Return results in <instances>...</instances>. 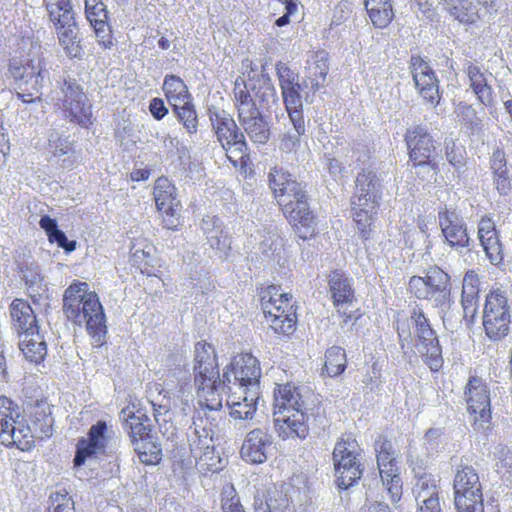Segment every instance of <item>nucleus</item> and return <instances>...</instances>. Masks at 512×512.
Returning <instances> with one entry per match:
<instances>
[{
	"instance_id": "obj_27",
	"label": "nucleus",
	"mask_w": 512,
	"mask_h": 512,
	"mask_svg": "<svg viewBox=\"0 0 512 512\" xmlns=\"http://www.w3.org/2000/svg\"><path fill=\"white\" fill-rule=\"evenodd\" d=\"M328 286L332 302L338 312L341 307L354 301V279L343 270L335 269L329 273Z\"/></svg>"
},
{
	"instance_id": "obj_23",
	"label": "nucleus",
	"mask_w": 512,
	"mask_h": 512,
	"mask_svg": "<svg viewBox=\"0 0 512 512\" xmlns=\"http://www.w3.org/2000/svg\"><path fill=\"white\" fill-rule=\"evenodd\" d=\"M477 238L483 251L494 266L504 261V246L500 240L499 231L496 229L494 220L489 216H483L477 226Z\"/></svg>"
},
{
	"instance_id": "obj_40",
	"label": "nucleus",
	"mask_w": 512,
	"mask_h": 512,
	"mask_svg": "<svg viewBox=\"0 0 512 512\" xmlns=\"http://www.w3.org/2000/svg\"><path fill=\"white\" fill-rule=\"evenodd\" d=\"M379 474L396 471L395 451L392 442L385 436H378L374 443Z\"/></svg>"
},
{
	"instance_id": "obj_22",
	"label": "nucleus",
	"mask_w": 512,
	"mask_h": 512,
	"mask_svg": "<svg viewBox=\"0 0 512 512\" xmlns=\"http://www.w3.org/2000/svg\"><path fill=\"white\" fill-rule=\"evenodd\" d=\"M273 437L265 428L250 430L240 449L241 458L251 464H262L268 459L272 449Z\"/></svg>"
},
{
	"instance_id": "obj_61",
	"label": "nucleus",
	"mask_w": 512,
	"mask_h": 512,
	"mask_svg": "<svg viewBox=\"0 0 512 512\" xmlns=\"http://www.w3.org/2000/svg\"><path fill=\"white\" fill-rule=\"evenodd\" d=\"M443 445V430L441 428H430L423 437V446L426 456H433L438 453Z\"/></svg>"
},
{
	"instance_id": "obj_53",
	"label": "nucleus",
	"mask_w": 512,
	"mask_h": 512,
	"mask_svg": "<svg viewBox=\"0 0 512 512\" xmlns=\"http://www.w3.org/2000/svg\"><path fill=\"white\" fill-rule=\"evenodd\" d=\"M445 158L448 163L460 174L466 167V149L453 139H446L444 142Z\"/></svg>"
},
{
	"instance_id": "obj_37",
	"label": "nucleus",
	"mask_w": 512,
	"mask_h": 512,
	"mask_svg": "<svg viewBox=\"0 0 512 512\" xmlns=\"http://www.w3.org/2000/svg\"><path fill=\"white\" fill-rule=\"evenodd\" d=\"M153 195L159 211L163 209L171 211L175 210L176 206H181L177 198L176 187L166 177H160L156 180Z\"/></svg>"
},
{
	"instance_id": "obj_2",
	"label": "nucleus",
	"mask_w": 512,
	"mask_h": 512,
	"mask_svg": "<svg viewBox=\"0 0 512 512\" xmlns=\"http://www.w3.org/2000/svg\"><path fill=\"white\" fill-rule=\"evenodd\" d=\"M308 391L291 383L278 385L274 390V425L278 436L305 439L309 434L310 417L324 425V411L320 407H308Z\"/></svg>"
},
{
	"instance_id": "obj_49",
	"label": "nucleus",
	"mask_w": 512,
	"mask_h": 512,
	"mask_svg": "<svg viewBox=\"0 0 512 512\" xmlns=\"http://www.w3.org/2000/svg\"><path fill=\"white\" fill-rule=\"evenodd\" d=\"M132 445L134 446V450L142 463L146 465H156L161 461V445L154 441L152 436Z\"/></svg>"
},
{
	"instance_id": "obj_21",
	"label": "nucleus",
	"mask_w": 512,
	"mask_h": 512,
	"mask_svg": "<svg viewBox=\"0 0 512 512\" xmlns=\"http://www.w3.org/2000/svg\"><path fill=\"white\" fill-rule=\"evenodd\" d=\"M84 10L97 43L104 49H111L114 38L106 4L102 0H84Z\"/></svg>"
},
{
	"instance_id": "obj_41",
	"label": "nucleus",
	"mask_w": 512,
	"mask_h": 512,
	"mask_svg": "<svg viewBox=\"0 0 512 512\" xmlns=\"http://www.w3.org/2000/svg\"><path fill=\"white\" fill-rule=\"evenodd\" d=\"M48 17L53 26L75 21V13L70 0H43Z\"/></svg>"
},
{
	"instance_id": "obj_7",
	"label": "nucleus",
	"mask_w": 512,
	"mask_h": 512,
	"mask_svg": "<svg viewBox=\"0 0 512 512\" xmlns=\"http://www.w3.org/2000/svg\"><path fill=\"white\" fill-rule=\"evenodd\" d=\"M295 189L286 185L283 196H274L284 216L295 229L297 236L303 240L313 236L316 218L310 209L307 191L302 183L294 177Z\"/></svg>"
},
{
	"instance_id": "obj_19",
	"label": "nucleus",
	"mask_w": 512,
	"mask_h": 512,
	"mask_svg": "<svg viewBox=\"0 0 512 512\" xmlns=\"http://www.w3.org/2000/svg\"><path fill=\"white\" fill-rule=\"evenodd\" d=\"M110 433H112V430H109L106 421L99 420L90 427L87 438L82 437L78 440L73 459L75 475L81 477V467L85 464L87 459L97 454L104 453Z\"/></svg>"
},
{
	"instance_id": "obj_54",
	"label": "nucleus",
	"mask_w": 512,
	"mask_h": 512,
	"mask_svg": "<svg viewBox=\"0 0 512 512\" xmlns=\"http://www.w3.org/2000/svg\"><path fill=\"white\" fill-rule=\"evenodd\" d=\"M63 94L62 104H72L76 101H88L87 96L83 92L82 87L76 79L67 77L64 78L63 83L60 87Z\"/></svg>"
},
{
	"instance_id": "obj_31",
	"label": "nucleus",
	"mask_w": 512,
	"mask_h": 512,
	"mask_svg": "<svg viewBox=\"0 0 512 512\" xmlns=\"http://www.w3.org/2000/svg\"><path fill=\"white\" fill-rule=\"evenodd\" d=\"M202 390L200 387H197V394L199 397V405L200 408L195 411L196 414L198 411H205L202 413V417L204 422L212 425V421L216 419L210 415L211 412H218L222 408V398L219 394V390L223 391V379L218 377L213 385H205Z\"/></svg>"
},
{
	"instance_id": "obj_50",
	"label": "nucleus",
	"mask_w": 512,
	"mask_h": 512,
	"mask_svg": "<svg viewBox=\"0 0 512 512\" xmlns=\"http://www.w3.org/2000/svg\"><path fill=\"white\" fill-rule=\"evenodd\" d=\"M286 185H292V189H295L294 176L282 166L271 167L268 173V186L273 196H283Z\"/></svg>"
},
{
	"instance_id": "obj_51",
	"label": "nucleus",
	"mask_w": 512,
	"mask_h": 512,
	"mask_svg": "<svg viewBox=\"0 0 512 512\" xmlns=\"http://www.w3.org/2000/svg\"><path fill=\"white\" fill-rule=\"evenodd\" d=\"M459 122L470 131L471 134H475L482 128V117L478 115L477 110L473 105L460 102L455 110Z\"/></svg>"
},
{
	"instance_id": "obj_57",
	"label": "nucleus",
	"mask_w": 512,
	"mask_h": 512,
	"mask_svg": "<svg viewBox=\"0 0 512 512\" xmlns=\"http://www.w3.org/2000/svg\"><path fill=\"white\" fill-rule=\"evenodd\" d=\"M221 508L223 512H246L233 485L223 487L221 491Z\"/></svg>"
},
{
	"instance_id": "obj_3",
	"label": "nucleus",
	"mask_w": 512,
	"mask_h": 512,
	"mask_svg": "<svg viewBox=\"0 0 512 512\" xmlns=\"http://www.w3.org/2000/svg\"><path fill=\"white\" fill-rule=\"evenodd\" d=\"M395 324L403 354L418 355L431 372H439L444 364L442 346L424 311L414 307L410 317L398 319Z\"/></svg>"
},
{
	"instance_id": "obj_4",
	"label": "nucleus",
	"mask_w": 512,
	"mask_h": 512,
	"mask_svg": "<svg viewBox=\"0 0 512 512\" xmlns=\"http://www.w3.org/2000/svg\"><path fill=\"white\" fill-rule=\"evenodd\" d=\"M88 288L86 282L74 281L64 292L63 312L75 325L86 328L96 346H102L107 335L106 316L99 296Z\"/></svg>"
},
{
	"instance_id": "obj_59",
	"label": "nucleus",
	"mask_w": 512,
	"mask_h": 512,
	"mask_svg": "<svg viewBox=\"0 0 512 512\" xmlns=\"http://www.w3.org/2000/svg\"><path fill=\"white\" fill-rule=\"evenodd\" d=\"M280 286L269 285L260 293L261 307L268 308L276 303L290 302L292 295L280 292Z\"/></svg>"
},
{
	"instance_id": "obj_18",
	"label": "nucleus",
	"mask_w": 512,
	"mask_h": 512,
	"mask_svg": "<svg viewBox=\"0 0 512 512\" xmlns=\"http://www.w3.org/2000/svg\"><path fill=\"white\" fill-rule=\"evenodd\" d=\"M409 70L415 88L423 101L437 108L442 99L440 81L429 63L419 55H412L409 62Z\"/></svg>"
},
{
	"instance_id": "obj_33",
	"label": "nucleus",
	"mask_w": 512,
	"mask_h": 512,
	"mask_svg": "<svg viewBox=\"0 0 512 512\" xmlns=\"http://www.w3.org/2000/svg\"><path fill=\"white\" fill-rule=\"evenodd\" d=\"M59 45L69 59H81L83 48L76 20L55 26Z\"/></svg>"
},
{
	"instance_id": "obj_11",
	"label": "nucleus",
	"mask_w": 512,
	"mask_h": 512,
	"mask_svg": "<svg viewBox=\"0 0 512 512\" xmlns=\"http://www.w3.org/2000/svg\"><path fill=\"white\" fill-rule=\"evenodd\" d=\"M208 117L217 141L226 151L229 161L236 165L237 160L248 153V144L243 132L225 110L209 109Z\"/></svg>"
},
{
	"instance_id": "obj_5",
	"label": "nucleus",
	"mask_w": 512,
	"mask_h": 512,
	"mask_svg": "<svg viewBox=\"0 0 512 512\" xmlns=\"http://www.w3.org/2000/svg\"><path fill=\"white\" fill-rule=\"evenodd\" d=\"M383 178L370 166L358 173L355 181V193L351 198V212L361 237H370V226L375 220L382 198Z\"/></svg>"
},
{
	"instance_id": "obj_30",
	"label": "nucleus",
	"mask_w": 512,
	"mask_h": 512,
	"mask_svg": "<svg viewBox=\"0 0 512 512\" xmlns=\"http://www.w3.org/2000/svg\"><path fill=\"white\" fill-rule=\"evenodd\" d=\"M239 122L250 140L255 144H265L270 138L268 117L256 109L249 114L239 116Z\"/></svg>"
},
{
	"instance_id": "obj_58",
	"label": "nucleus",
	"mask_w": 512,
	"mask_h": 512,
	"mask_svg": "<svg viewBox=\"0 0 512 512\" xmlns=\"http://www.w3.org/2000/svg\"><path fill=\"white\" fill-rule=\"evenodd\" d=\"M49 502V512H73L74 510V502L65 489L52 492Z\"/></svg>"
},
{
	"instance_id": "obj_17",
	"label": "nucleus",
	"mask_w": 512,
	"mask_h": 512,
	"mask_svg": "<svg viewBox=\"0 0 512 512\" xmlns=\"http://www.w3.org/2000/svg\"><path fill=\"white\" fill-rule=\"evenodd\" d=\"M261 368L259 360L251 353H242L235 356L231 363L224 369L223 384H233L248 387L250 395L260 390Z\"/></svg>"
},
{
	"instance_id": "obj_60",
	"label": "nucleus",
	"mask_w": 512,
	"mask_h": 512,
	"mask_svg": "<svg viewBox=\"0 0 512 512\" xmlns=\"http://www.w3.org/2000/svg\"><path fill=\"white\" fill-rule=\"evenodd\" d=\"M381 481L386 487L390 499L393 503L400 500L402 496V480L397 470L381 474Z\"/></svg>"
},
{
	"instance_id": "obj_46",
	"label": "nucleus",
	"mask_w": 512,
	"mask_h": 512,
	"mask_svg": "<svg viewBox=\"0 0 512 512\" xmlns=\"http://www.w3.org/2000/svg\"><path fill=\"white\" fill-rule=\"evenodd\" d=\"M172 109L187 133L195 134L198 130V115L192 102V97L181 103H172Z\"/></svg>"
},
{
	"instance_id": "obj_56",
	"label": "nucleus",
	"mask_w": 512,
	"mask_h": 512,
	"mask_svg": "<svg viewBox=\"0 0 512 512\" xmlns=\"http://www.w3.org/2000/svg\"><path fill=\"white\" fill-rule=\"evenodd\" d=\"M69 137H63L55 129L48 132L47 151L55 157H61L68 154L70 149Z\"/></svg>"
},
{
	"instance_id": "obj_6",
	"label": "nucleus",
	"mask_w": 512,
	"mask_h": 512,
	"mask_svg": "<svg viewBox=\"0 0 512 512\" xmlns=\"http://www.w3.org/2000/svg\"><path fill=\"white\" fill-rule=\"evenodd\" d=\"M281 96L293 131H288L283 137V144L286 149L292 150L300 142V137L305 134L306 125L303 115L302 91L307 89L299 82V75L286 63L278 61L275 64Z\"/></svg>"
},
{
	"instance_id": "obj_44",
	"label": "nucleus",
	"mask_w": 512,
	"mask_h": 512,
	"mask_svg": "<svg viewBox=\"0 0 512 512\" xmlns=\"http://www.w3.org/2000/svg\"><path fill=\"white\" fill-rule=\"evenodd\" d=\"M162 90L171 106L172 103H181L192 97L185 82L174 74L164 77Z\"/></svg>"
},
{
	"instance_id": "obj_24",
	"label": "nucleus",
	"mask_w": 512,
	"mask_h": 512,
	"mask_svg": "<svg viewBox=\"0 0 512 512\" xmlns=\"http://www.w3.org/2000/svg\"><path fill=\"white\" fill-rule=\"evenodd\" d=\"M249 87L259 111H270L278 105L279 98L276 88L264 65H262L260 74L250 79Z\"/></svg>"
},
{
	"instance_id": "obj_47",
	"label": "nucleus",
	"mask_w": 512,
	"mask_h": 512,
	"mask_svg": "<svg viewBox=\"0 0 512 512\" xmlns=\"http://www.w3.org/2000/svg\"><path fill=\"white\" fill-rule=\"evenodd\" d=\"M488 314L510 316V306L506 290L496 288L486 295L483 315Z\"/></svg>"
},
{
	"instance_id": "obj_52",
	"label": "nucleus",
	"mask_w": 512,
	"mask_h": 512,
	"mask_svg": "<svg viewBox=\"0 0 512 512\" xmlns=\"http://www.w3.org/2000/svg\"><path fill=\"white\" fill-rule=\"evenodd\" d=\"M324 369L328 376L335 377L342 374L346 369L345 350L338 346H332L327 349L325 354Z\"/></svg>"
},
{
	"instance_id": "obj_15",
	"label": "nucleus",
	"mask_w": 512,
	"mask_h": 512,
	"mask_svg": "<svg viewBox=\"0 0 512 512\" xmlns=\"http://www.w3.org/2000/svg\"><path fill=\"white\" fill-rule=\"evenodd\" d=\"M467 411L472 416L475 430L486 431L492 421L490 389L480 377L471 376L465 386Z\"/></svg>"
},
{
	"instance_id": "obj_42",
	"label": "nucleus",
	"mask_w": 512,
	"mask_h": 512,
	"mask_svg": "<svg viewBox=\"0 0 512 512\" xmlns=\"http://www.w3.org/2000/svg\"><path fill=\"white\" fill-rule=\"evenodd\" d=\"M16 265L21 278L25 281L28 288L33 290L41 287L43 278L37 262L30 256L23 253L16 260Z\"/></svg>"
},
{
	"instance_id": "obj_34",
	"label": "nucleus",
	"mask_w": 512,
	"mask_h": 512,
	"mask_svg": "<svg viewBox=\"0 0 512 512\" xmlns=\"http://www.w3.org/2000/svg\"><path fill=\"white\" fill-rule=\"evenodd\" d=\"M328 72V54L325 51H318L313 56L312 64L307 68L306 79L303 80V84L312 93H315L324 87Z\"/></svg>"
},
{
	"instance_id": "obj_63",
	"label": "nucleus",
	"mask_w": 512,
	"mask_h": 512,
	"mask_svg": "<svg viewBox=\"0 0 512 512\" xmlns=\"http://www.w3.org/2000/svg\"><path fill=\"white\" fill-rule=\"evenodd\" d=\"M421 279L430 286H447V288H452L450 275L438 266L429 268Z\"/></svg>"
},
{
	"instance_id": "obj_8",
	"label": "nucleus",
	"mask_w": 512,
	"mask_h": 512,
	"mask_svg": "<svg viewBox=\"0 0 512 512\" xmlns=\"http://www.w3.org/2000/svg\"><path fill=\"white\" fill-rule=\"evenodd\" d=\"M32 48L36 50L35 55L26 63L12 59L9 64V72L16 85L17 98L27 104L41 100L44 78L48 75L44 59L39 53L40 44L36 43Z\"/></svg>"
},
{
	"instance_id": "obj_26",
	"label": "nucleus",
	"mask_w": 512,
	"mask_h": 512,
	"mask_svg": "<svg viewBox=\"0 0 512 512\" xmlns=\"http://www.w3.org/2000/svg\"><path fill=\"white\" fill-rule=\"evenodd\" d=\"M262 310L275 333L288 336L295 331L297 317L290 302L276 303Z\"/></svg>"
},
{
	"instance_id": "obj_35",
	"label": "nucleus",
	"mask_w": 512,
	"mask_h": 512,
	"mask_svg": "<svg viewBox=\"0 0 512 512\" xmlns=\"http://www.w3.org/2000/svg\"><path fill=\"white\" fill-rule=\"evenodd\" d=\"M19 349L27 361L35 364L41 363L47 354L46 342L39 331L19 336Z\"/></svg>"
},
{
	"instance_id": "obj_10",
	"label": "nucleus",
	"mask_w": 512,
	"mask_h": 512,
	"mask_svg": "<svg viewBox=\"0 0 512 512\" xmlns=\"http://www.w3.org/2000/svg\"><path fill=\"white\" fill-rule=\"evenodd\" d=\"M404 141L408 150L409 163L417 175L423 173L422 179L435 177L439 164L435 161L437 142L424 125H414L406 130Z\"/></svg>"
},
{
	"instance_id": "obj_29",
	"label": "nucleus",
	"mask_w": 512,
	"mask_h": 512,
	"mask_svg": "<svg viewBox=\"0 0 512 512\" xmlns=\"http://www.w3.org/2000/svg\"><path fill=\"white\" fill-rule=\"evenodd\" d=\"M13 328L19 336L39 331L36 315L30 304L23 299H14L10 305Z\"/></svg>"
},
{
	"instance_id": "obj_9",
	"label": "nucleus",
	"mask_w": 512,
	"mask_h": 512,
	"mask_svg": "<svg viewBox=\"0 0 512 512\" xmlns=\"http://www.w3.org/2000/svg\"><path fill=\"white\" fill-rule=\"evenodd\" d=\"M198 411L193 415V423L187 433V440L191 456L195 460L196 468L201 473L218 472L223 468V460L215 451L213 430L204 422L202 413Z\"/></svg>"
},
{
	"instance_id": "obj_45",
	"label": "nucleus",
	"mask_w": 512,
	"mask_h": 512,
	"mask_svg": "<svg viewBox=\"0 0 512 512\" xmlns=\"http://www.w3.org/2000/svg\"><path fill=\"white\" fill-rule=\"evenodd\" d=\"M482 320L485 334L491 341H500L508 335L510 316L488 314L483 315Z\"/></svg>"
},
{
	"instance_id": "obj_43",
	"label": "nucleus",
	"mask_w": 512,
	"mask_h": 512,
	"mask_svg": "<svg viewBox=\"0 0 512 512\" xmlns=\"http://www.w3.org/2000/svg\"><path fill=\"white\" fill-rule=\"evenodd\" d=\"M365 8L372 24L376 28H386L393 20L394 11L391 0L382 2H375V0L366 1Z\"/></svg>"
},
{
	"instance_id": "obj_14",
	"label": "nucleus",
	"mask_w": 512,
	"mask_h": 512,
	"mask_svg": "<svg viewBox=\"0 0 512 512\" xmlns=\"http://www.w3.org/2000/svg\"><path fill=\"white\" fill-rule=\"evenodd\" d=\"M408 463L417 478L413 487V493L418 505L417 512H442L438 481L432 474L424 472L425 461L414 457L410 453L408 455Z\"/></svg>"
},
{
	"instance_id": "obj_20",
	"label": "nucleus",
	"mask_w": 512,
	"mask_h": 512,
	"mask_svg": "<svg viewBox=\"0 0 512 512\" xmlns=\"http://www.w3.org/2000/svg\"><path fill=\"white\" fill-rule=\"evenodd\" d=\"M194 383L202 390L218 379L219 369L214 347L206 342H197L194 347Z\"/></svg>"
},
{
	"instance_id": "obj_64",
	"label": "nucleus",
	"mask_w": 512,
	"mask_h": 512,
	"mask_svg": "<svg viewBox=\"0 0 512 512\" xmlns=\"http://www.w3.org/2000/svg\"><path fill=\"white\" fill-rule=\"evenodd\" d=\"M453 307L454 306L443 308V310L437 311L445 329L452 333L461 328L462 319L464 318L463 314L461 315V313L456 311Z\"/></svg>"
},
{
	"instance_id": "obj_55",
	"label": "nucleus",
	"mask_w": 512,
	"mask_h": 512,
	"mask_svg": "<svg viewBox=\"0 0 512 512\" xmlns=\"http://www.w3.org/2000/svg\"><path fill=\"white\" fill-rule=\"evenodd\" d=\"M447 286H430L421 279V276H412L409 280L408 289L417 298L424 299L429 298L430 294L441 292L445 290Z\"/></svg>"
},
{
	"instance_id": "obj_16",
	"label": "nucleus",
	"mask_w": 512,
	"mask_h": 512,
	"mask_svg": "<svg viewBox=\"0 0 512 512\" xmlns=\"http://www.w3.org/2000/svg\"><path fill=\"white\" fill-rule=\"evenodd\" d=\"M437 218L444 243L459 254L470 252L474 241L468 234L467 224L460 212L443 205L438 210Z\"/></svg>"
},
{
	"instance_id": "obj_28",
	"label": "nucleus",
	"mask_w": 512,
	"mask_h": 512,
	"mask_svg": "<svg viewBox=\"0 0 512 512\" xmlns=\"http://www.w3.org/2000/svg\"><path fill=\"white\" fill-rule=\"evenodd\" d=\"M290 503L284 485H270L266 489H257L253 506L257 512H283Z\"/></svg>"
},
{
	"instance_id": "obj_13",
	"label": "nucleus",
	"mask_w": 512,
	"mask_h": 512,
	"mask_svg": "<svg viewBox=\"0 0 512 512\" xmlns=\"http://www.w3.org/2000/svg\"><path fill=\"white\" fill-rule=\"evenodd\" d=\"M359 456L360 448L354 438H341L336 442L333 462L339 488L346 490L361 479L363 467Z\"/></svg>"
},
{
	"instance_id": "obj_1",
	"label": "nucleus",
	"mask_w": 512,
	"mask_h": 512,
	"mask_svg": "<svg viewBox=\"0 0 512 512\" xmlns=\"http://www.w3.org/2000/svg\"><path fill=\"white\" fill-rule=\"evenodd\" d=\"M54 418L45 404L35 405L28 413L17 402L0 396V440L7 448L29 452L37 440L53 434Z\"/></svg>"
},
{
	"instance_id": "obj_12",
	"label": "nucleus",
	"mask_w": 512,
	"mask_h": 512,
	"mask_svg": "<svg viewBox=\"0 0 512 512\" xmlns=\"http://www.w3.org/2000/svg\"><path fill=\"white\" fill-rule=\"evenodd\" d=\"M453 490L457 512H484L482 486L472 466L460 465L457 468Z\"/></svg>"
},
{
	"instance_id": "obj_38",
	"label": "nucleus",
	"mask_w": 512,
	"mask_h": 512,
	"mask_svg": "<svg viewBox=\"0 0 512 512\" xmlns=\"http://www.w3.org/2000/svg\"><path fill=\"white\" fill-rule=\"evenodd\" d=\"M39 226L46 233L49 242L56 244L65 253L69 254L76 249L77 242L67 238L66 234L59 229L56 219L43 215L39 220Z\"/></svg>"
},
{
	"instance_id": "obj_36",
	"label": "nucleus",
	"mask_w": 512,
	"mask_h": 512,
	"mask_svg": "<svg viewBox=\"0 0 512 512\" xmlns=\"http://www.w3.org/2000/svg\"><path fill=\"white\" fill-rule=\"evenodd\" d=\"M246 394L249 395V401L243 403L239 401V397L233 392L227 396L226 404L230 409L229 415L235 421H249L252 420L256 411L259 400V391H254V396L250 395V391L247 390Z\"/></svg>"
},
{
	"instance_id": "obj_25",
	"label": "nucleus",
	"mask_w": 512,
	"mask_h": 512,
	"mask_svg": "<svg viewBox=\"0 0 512 512\" xmlns=\"http://www.w3.org/2000/svg\"><path fill=\"white\" fill-rule=\"evenodd\" d=\"M119 418L123 421V428L128 434L131 444L152 436L151 419L144 410L126 407L120 411Z\"/></svg>"
},
{
	"instance_id": "obj_39",
	"label": "nucleus",
	"mask_w": 512,
	"mask_h": 512,
	"mask_svg": "<svg viewBox=\"0 0 512 512\" xmlns=\"http://www.w3.org/2000/svg\"><path fill=\"white\" fill-rule=\"evenodd\" d=\"M438 2L460 23L472 24L478 18L477 11L470 0H438Z\"/></svg>"
},
{
	"instance_id": "obj_32",
	"label": "nucleus",
	"mask_w": 512,
	"mask_h": 512,
	"mask_svg": "<svg viewBox=\"0 0 512 512\" xmlns=\"http://www.w3.org/2000/svg\"><path fill=\"white\" fill-rule=\"evenodd\" d=\"M469 78V86L476 95L478 101L484 106H491L494 101L493 88L489 83L492 74L482 72L481 69L469 63L465 69Z\"/></svg>"
},
{
	"instance_id": "obj_48",
	"label": "nucleus",
	"mask_w": 512,
	"mask_h": 512,
	"mask_svg": "<svg viewBox=\"0 0 512 512\" xmlns=\"http://www.w3.org/2000/svg\"><path fill=\"white\" fill-rule=\"evenodd\" d=\"M65 117L71 122L87 128L92 124V107L88 101H76L72 104H62Z\"/></svg>"
},
{
	"instance_id": "obj_62",
	"label": "nucleus",
	"mask_w": 512,
	"mask_h": 512,
	"mask_svg": "<svg viewBox=\"0 0 512 512\" xmlns=\"http://www.w3.org/2000/svg\"><path fill=\"white\" fill-rule=\"evenodd\" d=\"M234 97H235L236 107H237V111H238V117L242 116V115L249 114V112L258 109L254 102L253 94L251 95L250 92L246 88L245 89L235 88Z\"/></svg>"
}]
</instances>
